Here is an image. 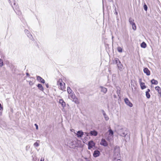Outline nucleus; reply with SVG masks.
<instances>
[{
    "instance_id": "3",
    "label": "nucleus",
    "mask_w": 161,
    "mask_h": 161,
    "mask_svg": "<svg viewBox=\"0 0 161 161\" xmlns=\"http://www.w3.org/2000/svg\"><path fill=\"white\" fill-rule=\"evenodd\" d=\"M114 156L115 159L120 158V150L119 147L118 146L114 147ZM120 159L118 158L117 161L120 160Z\"/></svg>"
},
{
    "instance_id": "24",
    "label": "nucleus",
    "mask_w": 161,
    "mask_h": 161,
    "mask_svg": "<svg viewBox=\"0 0 161 161\" xmlns=\"http://www.w3.org/2000/svg\"><path fill=\"white\" fill-rule=\"evenodd\" d=\"M108 132H109L108 134L109 135H111L110 136H114V132L111 129H109L108 130Z\"/></svg>"
},
{
    "instance_id": "27",
    "label": "nucleus",
    "mask_w": 161,
    "mask_h": 161,
    "mask_svg": "<svg viewBox=\"0 0 161 161\" xmlns=\"http://www.w3.org/2000/svg\"><path fill=\"white\" fill-rule=\"evenodd\" d=\"M129 21L130 25H132L133 23H135L134 22V20L131 17L129 18Z\"/></svg>"
},
{
    "instance_id": "14",
    "label": "nucleus",
    "mask_w": 161,
    "mask_h": 161,
    "mask_svg": "<svg viewBox=\"0 0 161 161\" xmlns=\"http://www.w3.org/2000/svg\"><path fill=\"white\" fill-rule=\"evenodd\" d=\"M62 80H61V81L60 82L59 80L58 81L57 83H58L59 85L60 86V89H61L62 90H63L65 88V83L63 82V83L64 85H63V84L62 83Z\"/></svg>"
},
{
    "instance_id": "1",
    "label": "nucleus",
    "mask_w": 161,
    "mask_h": 161,
    "mask_svg": "<svg viewBox=\"0 0 161 161\" xmlns=\"http://www.w3.org/2000/svg\"><path fill=\"white\" fill-rule=\"evenodd\" d=\"M68 146L70 148L75 149H77L78 147H82L81 145L79 144L77 142L72 140L68 141Z\"/></svg>"
},
{
    "instance_id": "58",
    "label": "nucleus",
    "mask_w": 161,
    "mask_h": 161,
    "mask_svg": "<svg viewBox=\"0 0 161 161\" xmlns=\"http://www.w3.org/2000/svg\"><path fill=\"white\" fill-rule=\"evenodd\" d=\"M9 1H10V0H9Z\"/></svg>"
},
{
    "instance_id": "57",
    "label": "nucleus",
    "mask_w": 161,
    "mask_h": 161,
    "mask_svg": "<svg viewBox=\"0 0 161 161\" xmlns=\"http://www.w3.org/2000/svg\"><path fill=\"white\" fill-rule=\"evenodd\" d=\"M126 137H127V136H126ZM126 139H127V138H126Z\"/></svg>"
},
{
    "instance_id": "56",
    "label": "nucleus",
    "mask_w": 161,
    "mask_h": 161,
    "mask_svg": "<svg viewBox=\"0 0 161 161\" xmlns=\"http://www.w3.org/2000/svg\"><path fill=\"white\" fill-rule=\"evenodd\" d=\"M132 81H131V83H130V84H131V85H132Z\"/></svg>"
},
{
    "instance_id": "38",
    "label": "nucleus",
    "mask_w": 161,
    "mask_h": 161,
    "mask_svg": "<svg viewBox=\"0 0 161 161\" xmlns=\"http://www.w3.org/2000/svg\"><path fill=\"white\" fill-rule=\"evenodd\" d=\"M35 126L36 127V130H37L38 129V126L36 124H34Z\"/></svg>"
},
{
    "instance_id": "13",
    "label": "nucleus",
    "mask_w": 161,
    "mask_h": 161,
    "mask_svg": "<svg viewBox=\"0 0 161 161\" xmlns=\"http://www.w3.org/2000/svg\"><path fill=\"white\" fill-rule=\"evenodd\" d=\"M139 83L141 88L142 90H143L146 88V86L145 85V83L142 82V79H141L139 80Z\"/></svg>"
},
{
    "instance_id": "7",
    "label": "nucleus",
    "mask_w": 161,
    "mask_h": 161,
    "mask_svg": "<svg viewBox=\"0 0 161 161\" xmlns=\"http://www.w3.org/2000/svg\"><path fill=\"white\" fill-rule=\"evenodd\" d=\"M67 92L68 93L70 94H72L71 95V97L73 99H74L75 98V95L74 94V95H73V94L74 93V92H73L72 90L69 87H67Z\"/></svg>"
},
{
    "instance_id": "2",
    "label": "nucleus",
    "mask_w": 161,
    "mask_h": 161,
    "mask_svg": "<svg viewBox=\"0 0 161 161\" xmlns=\"http://www.w3.org/2000/svg\"><path fill=\"white\" fill-rule=\"evenodd\" d=\"M117 132L119 136L124 137H126L127 136V137H128V139H130L129 135H128L129 131L126 128H122L118 130Z\"/></svg>"
},
{
    "instance_id": "17",
    "label": "nucleus",
    "mask_w": 161,
    "mask_h": 161,
    "mask_svg": "<svg viewBox=\"0 0 161 161\" xmlns=\"http://www.w3.org/2000/svg\"><path fill=\"white\" fill-rule=\"evenodd\" d=\"M59 103L61 105L62 107L64 108L66 106L65 102L64 101L63 99H60L59 100Z\"/></svg>"
},
{
    "instance_id": "50",
    "label": "nucleus",
    "mask_w": 161,
    "mask_h": 161,
    "mask_svg": "<svg viewBox=\"0 0 161 161\" xmlns=\"http://www.w3.org/2000/svg\"><path fill=\"white\" fill-rule=\"evenodd\" d=\"M16 5V3L14 2V5Z\"/></svg>"
},
{
    "instance_id": "10",
    "label": "nucleus",
    "mask_w": 161,
    "mask_h": 161,
    "mask_svg": "<svg viewBox=\"0 0 161 161\" xmlns=\"http://www.w3.org/2000/svg\"><path fill=\"white\" fill-rule=\"evenodd\" d=\"M100 145L104 147H107L108 146V143L107 141L103 138H102L100 142Z\"/></svg>"
},
{
    "instance_id": "5",
    "label": "nucleus",
    "mask_w": 161,
    "mask_h": 161,
    "mask_svg": "<svg viewBox=\"0 0 161 161\" xmlns=\"http://www.w3.org/2000/svg\"><path fill=\"white\" fill-rule=\"evenodd\" d=\"M125 103L128 106L132 107L133 105L132 103L127 98H125L124 99Z\"/></svg>"
},
{
    "instance_id": "42",
    "label": "nucleus",
    "mask_w": 161,
    "mask_h": 161,
    "mask_svg": "<svg viewBox=\"0 0 161 161\" xmlns=\"http://www.w3.org/2000/svg\"><path fill=\"white\" fill-rule=\"evenodd\" d=\"M45 85L47 88H48L49 87V85L48 83H45Z\"/></svg>"
},
{
    "instance_id": "37",
    "label": "nucleus",
    "mask_w": 161,
    "mask_h": 161,
    "mask_svg": "<svg viewBox=\"0 0 161 161\" xmlns=\"http://www.w3.org/2000/svg\"><path fill=\"white\" fill-rule=\"evenodd\" d=\"M3 109V106L2 105L1 103H0V111L2 110Z\"/></svg>"
},
{
    "instance_id": "4",
    "label": "nucleus",
    "mask_w": 161,
    "mask_h": 161,
    "mask_svg": "<svg viewBox=\"0 0 161 161\" xmlns=\"http://www.w3.org/2000/svg\"><path fill=\"white\" fill-rule=\"evenodd\" d=\"M96 143L93 141L91 140L88 142L87 144L88 146V149H91L93 147L95 146Z\"/></svg>"
},
{
    "instance_id": "32",
    "label": "nucleus",
    "mask_w": 161,
    "mask_h": 161,
    "mask_svg": "<svg viewBox=\"0 0 161 161\" xmlns=\"http://www.w3.org/2000/svg\"><path fill=\"white\" fill-rule=\"evenodd\" d=\"M146 96L147 98L149 99L150 98L151 95L149 93L146 92Z\"/></svg>"
},
{
    "instance_id": "34",
    "label": "nucleus",
    "mask_w": 161,
    "mask_h": 161,
    "mask_svg": "<svg viewBox=\"0 0 161 161\" xmlns=\"http://www.w3.org/2000/svg\"><path fill=\"white\" fill-rule=\"evenodd\" d=\"M3 65V61L2 59H0V67H2Z\"/></svg>"
},
{
    "instance_id": "44",
    "label": "nucleus",
    "mask_w": 161,
    "mask_h": 161,
    "mask_svg": "<svg viewBox=\"0 0 161 161\" xmlns=\"http://www.w3.org/2000/svg\"><path fill=\"white\" fill-rule=\"evenodd\" d=\"M150 89H147V91L146 92H148L149 93L150 92Z\"/></svg>"
},
{
    "instance_id": "28",
    "label": "nucleus",
    "mask_w": 161,
    "mask_h": 161,
    "mask_svg": "<svg viewBox=\"0 0 161 161\" xmlns=\"http://www.w3.org/2000/svg\"><path fill=\"white\" fill-rule=\"evenodd\" d=\"M143 8L145 11H147L148 8L145 3H144Z\"/></svg>"
},
{
    "instance_id": "49",
    "label": "nucleus",
    "mask_w": 161,
    "mask_h": 161,
    "mask_svg": "<svg viewBox=\"0 0 161 161\" xmlns=\"http://www.w3.org/2000/svg\"><path fill=\"white\" fill-rule=\"evenodd\" d=\"M108 0L109 2H113V0Z\"/></svg>"
},
{
    "instance_id": "8",
    "label": "nucleus",
    "mask_w": 161,
    "mask_h": 161,
    "mask_svg": "<svg viewBox=\"0 0 161 161\" xmlns=\"http://www.w3.org/2000/svg\"><path fill=\"white\" fill-rule=\"evenodd\" d=\"M100 152L97 150H96L94 151L93 153V156L95 158L99 157L100 155Z\"/></svg>"
},
{
    "instance_id": "36",
    "label": "nucleus",
    "mask_w": 161,
    "mask_h": 161,
    "mask_svg": "<svg viewBox=\"0 0 161 161\" xmlns=\"http://www.w3.org/2000/svg\"><path fill=\"white\" fill-rule=\"evenodd\" d=\"M34 146L35 147H38L39 146V144L37 142H36L34 143Z\"/></svg>"
},
{
    "instance_id": "12",
    "label": "nucleus",
    "mask_w": 161,
    "mask_h": 161,
    "mask_svg": "<svg viewBox=\"0 0 161 161\" xmlns=\"http://www.w3.org/2000/svg\"><path fill=\"white\" fill-rule=\"evenodd\" d=\"M84 132L82 130H79L77 132V133L76 134V136L78 138H81L83 136Z\"/></svg>"
},
{
    "instance_id": "19",
    "label": "nucleus",
    "mask_w": 161,
    "mask_h": 161,
    "mask_svg": "<svg viewBox=\"0 0 161 161\" xmlns=\"http://www.w3.org/2000/svg\"><path fill=\"white\" fill-rule=\"evenodd\" d=\"M99 88L101 89V92L105 94L107 91V89L103 86H100Z\"/></svg>"
},
{
    "instance_id": "6",
    "label": "nucleus",
    "mask_w": 161,
    "mask_h": 161,
    "mask_svg": "<svg viewBox=\"0 0 161 161\" xmlns=\"http://www.w3.org/2000/svg\"><path fill=\"white\" fill-rule=\"evenodd\" d=\"M25 32L26 34H27V36L31 39L33 41L34 40V39L31 33L27 29L25 30Z\"/></svg>"
},
{
    "instance_id": "16",
    "label": "nucleus",
    "mask_w": 161,
    "mask_h": 161,
    "mask_svg": "<svg viewBox=\"0 0 161 161\" xmlns=\"http://www.w3.org/2000/svg\"><path fill=\"white\" fill-rule=\"evenodd\" d=\"M16 14L18 15L19 16V18L21 20L22 22H23L24 20V19H23V18H22V13L19 10H17V11L16 12Z\"/></svg>"
},
{
    "instance_id": "23",
    "label": "nucleus",
    "mask_w": 161,
    "mask_h": 161,
    "mask_svg": "<svg viewBox=\"0 0 161 161\" xmlns=\"http://www.w3.org/2000/svg\"><path fill=\"white\" fill-rule=\"evenodd\" d=\"M114 62L117 65L119 63L121 62V61L118 58H115L114 59Z\"/></svg>"
},
{
    "instance_id": "9",
    "label": "nucleus",
    "mask_w": 161,
    "mask_h": 161,
    "mask_svg": "<svg viewBox=\"0 0 161 161\" xmlns=\"http://www.w3.org/2000/svg\"><path fill=\"white\" fill-rule=\"evenodd\" d=\"M89 132L90 136H97L98 135L97 131L95 130H91Z\"/></svg>"
},
{
    "instance_id": "41",
    "label": "nucleus",
    "mask_w": 161,
    "mask_h": 161,
    "mask_svg": "<svg viewBox=\"0 0 161 161\" xmlns=\"http://www.w3.org/2000/svg\"><path fill=\"white\" fill-rule=\"evenodd\" d=\"M101 111H102V112L103 115L106 114L105 113V112L104 111L103 109Z\"/></svg>"
},
{
    "instance_id": "20",
    "label": "nucleus",
    "mask_w": 161,
    "mask_h": 161,
    "mask_svg": "<svg viewBox=\"0 0 161 161\" xmlns=\"http://www.w3.org/2000/svg\"><path fill=\"white\" fill-rule=\"evenodd\" d=\"M36 86L38 88V89L42 91H44V89L43 87L42 86L41 84H38Z\"/></svg>"
},
{
    "instance_id": "55",
    "label": "nucleus",
    "mask_w": 161,
    "mask_h": 161,
    "mask_svg": "<svg viewBox=\"0 0 161 161\" xmlns=\"http://www.w3.org/2000/svg\"><path fill=\"white\" fill-rule=\"evenodd\" d=\"M114 38V36H112V39H113Z\"/></svg>"
},
{
    "instance_id": "39",
    "label": "nucleus",
    "mask_w": 161,
    "mask_h": 161,
    "mask_svg": "<svg viewBox=\"0 0 161 161\" xmlns=\"http://www.w3.org/2000/svg\"><path fill=\"white\" fill-rule=\"evenodd\" d=\"M114 14H115L116 15H118V12L116 10V8L114 9Z\"/></svg>"
},
{
    "instance_id": "29",
    "label": "nucleus",
    "mask_w": 161,
    "mask_h": 161,
    "mask_svg": "<svg viewBox=\"0 0 161 161\" xmlns=\"http://www.w3.org/2000/svg\"><path fill=\"white\" fill-rule=\"evenodd\" d=\"M132 26V28L135 31L136 29V26L135 23H133L131 25Z\"/></svg>"
},
{
    "instance_id": "26",
    "label": "nucleus",
    "mask_w": 161,
    "mask_h": 161,
    "mask_svg": "<svg viewBox=\"0 0 161 161\" xmlns=\"http://www.w3.org/2000/svg\"><path fill=\"white\" fill-rule=\"evenodd\" d=\"M147 44L144 42H142L141 44V47L143 48H145L147 47Z\"/></svg>"
},
{
    "instance_id": "18",
    "label": "nucleus",
    "mask_w": 161,
    "mask_h": 161,
    "mask_svg": "<svg viewBox=\"0 0 161 161\" xmlns=\"http://www.w3.org/2000/svg\"><path fill=\"white\" fill-rule=\"evenodd\" d=\"M155 88L156 90L158 92L160 97H161V89L160 87L159 86H157L155 87Z\"/></svg>"
},
{
    "instance_id": "52",
    "label": "nucleus",
    "mask_w": 161,
    "mask_h": 161,
    "mask_svg": "<svg viewBox=\"0 0 161 161\" xmlns=\"http://www.w3.org/2000/svg\"><path fill=\"white\" fill-rule=\"evenodd\" d=\"M71 131H72L73 130H74L73 129H72L71 130Z\"/></svg>"
},
{
    "instance_id": "47",
    "label": "nucleus",
    "mask_w": 161,
    "mask_h": 161,
    "mask_svg": "<svg viewBox=\"0 0 161 161\" xmlns=\"http://www.w3.org/2000/svg\"><path fill=\"white\" fill-rule=\"evenodd\" d=\"M113 8H114V9L115 8H116L115 6V5H114V4H113Z\"/></svg>"
},
{
    "instance_id": "22",
    "label": "nucleus",
    "mask_w": 161,
    "mask_h": 161,
    "mask_svg": "<svg viewBox=\"0 0 161 161\" xmlns=\"http://www.w3.org/2000/svg\"><path fill=\"white\" fill-rule=\"evenodd\" d=\"M151 83L152 84L156 85L158 84V82L157 80L153 79L151 80Z\"/></svg>"
},
{
    "instance_id": "43",
    "label": "nucleus",
    "mask_w": 161,
    "mask_h": 161,
    "mask_svg": "<svg viewBox=\"0 0 161 161\" xmlns=\"http://www.w3.org/2000/svg\"><path fill=\"white\" fill-rule=\"evenodd\" d=\"M26 76L28 77H30V75L28 73V72H27L26 73Z\"/></svg>"
},
{
    "instance_id": "40",
    "label": "nucleus",
    "mask_w": 161,
    "mask_h": 161,
    "mask_svg": "<svg viewBox=\"0 0 161 161\" xmlns=\"http://www.w3.org/2000/svg\"><path fill=\"white\" fill-rule=\"evenodd\" d=\"M29 84L31 86H32L34 85V83L32 82L31 81H30L29 82Z\"/></svg>"
},
{
    "instance_id": "48",
    "label": "nucleus",
    "mask_w": 161,
    "mask_h": 161,
    "mask_svg": "<svg viewBox=\"0 0 161 161\" xmlns=\"http://www.w3.org/2000/svg\"><path fill=\"white\" fill-rule=\"evenodd\" d=\"M114 98H117L116 96V95H114Z\"/></svg>"
},
{
    "instance_id": "11",
    "label": "nucleus",
    "mask_w": 161,
    "mask_h": 161,
    "mask_svg": "<svg viewBox=\"0 0 161 161\" xmlns=\"http://www.w3.org/2000/svg\"><path fill=\"white\" fill-rule=\"evenodd\" d=\"M36 79L37 81L41 83L44 84L45 83V80L42 77L38 75H36Z\"/></svg>"
},
{
    "instance_id": "54",
    "label": "nucleus",
    "mask_w": 161,
    "mask_h": 161,
    "mask_svg": "<svg viewBox=\"0 0 161 161\" xmlns=\"http://www.w3.org/2000/svg\"><path fill=\"white\" fill-rule=\"evenodd\" d=\"M87 138L86 137H85V139H87Z\"/></svg>"
},
{
    "instance_id": "21",
    "label": "nucleus",
    "mask_w": 161,
    "mask_h": 161,
    "mask_svg": "<svg viewBox=\"0 0 161 161\" xmlns=\"http://www.w3.org/2000/svg\"><path fill=\"white\" fill-rule=\"evenodd\" d=\"M117 66L120 71H121L123 70V69L122 68L123 67V64H121V62L119 63L118 64V65H117Z\"/></svg>"
},
{
    "instance_id": "53",
    "label": "nucleus",
    "mask_w": 161,
    "mask_h": 161,
    "mask_svg": "<svg viewBox=\"0 0 161 161\" xmlns=\"http://www.w3.org/2000/svg\"><path fill=\"white\" fill-rule=\"evenodd\" d=\"M71 131H72L73 130H74L73 129H72L71 130Z\"/></svg>"
},
{
    "instance_id": "51",
    "label": "nucleus",
    "mask_w": 161,
    "mask_h": 161,
    "mask_svg": "<svg viewBox=\"0 0 161 161\" xmlns=\"http://www.w3.org/2000/svg\"><path fill=\"white\" fill-rule=\"evenodd\" d=\"M15 69V68H14V67H13V69H14V70L15 71V69Z\"/></svg>"
},
{
    "instance_id": "15",
    "label": "nucleus",
    "mask_w": 161,
    "mask_h": 161,
    "mask_svg": "<svg viewBox=\"0 0 161 161\" xmlns=\"http://www.w3.org/2000/svg\"><path fill=\"white\" fill-rule=\"evenodd\" d=\"M143 72L144 73L146 74L147 76L150 75V71L149 70L147 67L143 69Z\"/></svg>"
},
{
    "instance_id": "46",
    "label": "nucleus",
    "mask_w": 161,
    "mask_h": 161,
    "mask_svg": "<svg viewBox=\"0 0 161 161\" xmlns=\"http://www.w3.org/2000/svg\"><path fill=\"white\" fill-rule=\"evenodd\" d=\"M86 161H91L90 160H89L87 158H86Z\"/></svg>"
},
{
    "instance_id": "30",
    "label": "nucleus",
    "mask_w": 161,
    "mask_h": 161,
    "mask_svg": "<svg viewBox=\"0 0 161 161\" xmlns=\"http://www.w3.org/2000/svg\"><path fill=\"white\" fill-rule=\"evenodd\" d=\"M118 51L119 53H122L123 51L122 48L120 47H118L117 48Z\"/></svg>"
},
{
    "instance_id": "25",
    "label": "nucleus",
    "mask_w": 161,
    "mask_h": 161,
    "mask_svg": "<svg viewBox=\"0 0 161 161\" xmlns=\"http://www.w3.org/2000/svg\"><path fill=\"white\" fill-rule=\"evenodd\" d=\"M111 135H108L107 137L106 138V140L109 142H110L111 140L113 139V136H110Z\"/></svg>"
},
{
    "instance_id": "35",
    "label": "nucleus",
    "mask_w": 161,
    "mask_h": 161,
    "mask_svg": "<svg viewBox=\"0 0 161 161\" xmlns=\"http://www.w3.org/2000/svg\"><path fill=\"white\" fill-rule=\"evenodd\" d=\"M83 136H90V132L89 133H88V132H84V134H83Z\"/></svg>"
},
{
    "instance_id": "31",
    "label": "nucleus",
    "mask_w": 161,
    "mask_h": 161,
    "mask_svg": "<svg viewBox=\"0 0 161 161\" xmlns=\"http://www.w3.org/2000/svg\"><path fill=\"white\" fill-rule=\"evenodd\" d=\"M104 118V119H105L106 120V121H108L109 120V118L107 116V115L106 114L103 115Z\"/></svg>"
},
{
    "instance_id": "33",
    "label": "nucleus",
    "mask_w": 161,
    "mask_h": 161,
    "mask_svg": "<svg viewBox=\"0 0 161 161\" xmlns=\"http://www.w3.org/2000/svg\"><path fill=\"white\" fill-rule=\"evenodd\" d=\"M117 93L118 94V96L119 97H120V90L117 89Z\"/></svg>"
},
{
    "instance_id": "45",
    "label": "nucleus",
    "mask_w": 161,
    "mask_h": 161,
    "mask_svg": "<svg viewBox=\"0 0 161 161\" xmlns=\"http://www.w3.org/2000/svg\"><path fill=\"white\" fill-rule=\"evenodd\" d=\"M44 159L42 157L41 158V160L40 161H44Z\"/></svg>"
}]
</instances>
